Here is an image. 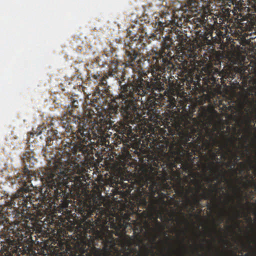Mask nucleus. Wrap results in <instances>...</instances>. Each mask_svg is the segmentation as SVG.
Segmentation results:
<instances>
[{"instance_id": "f257e3e1", "label": "nucleus", "mask_w": 256, "mask_h": 256, "mask_svg": "<svg viewBox=\"0 0 256 256\" xmlns=\"http://www.w3.org/2000/svg\"><path fill=\"white\" fill-rule=\"evenodd\" d=\"M103 198L101 195L94 196L92 203L84 202L78 208V212L82 218L84 224H80L79 230L76 232V240L71 246L68 244H60L62 252L52 253L50 256H102L101 248L95 247L94 238L100 240L106 251L113 249L116 244L113 236L114 232L110 230V227L116 231V235L119 236L118 231L125 227L122 224L115 222L114 218L108 215L106 209L102 207Z\"/></svg>"}, {"instance_id": "f03ea898", "label": "nucleus", "mask_w": 256, "mask_h": 256, "mask_svg": "<svg viewBox=\"0 0 256 256\" xmlns=\"http://www.w3.org/2000/svg\"><path fill=\"white\" fill-rule=\"evenodd\" d=\"M164 173H166V172H164ZM179 180L182 182L181 178L178 176L176 183H172V176L165 174L164 178L161 184L155 180L154 177L146 176L144 178H142V184H138L136 199L140 200V203L143 206L146 207L148 206L152 208L156 209V205L160 203L166 204V198L174 199V198H170L168 192L172 190V188L176 192Z\"/></svg>"}, {"instance_id": "7ed1b4c3", "label": "nucleus", "mask_w": 256, "mask_h": 256, "mask_svg": "<svg viewBox=\"0 0 256 256\" xmlns=\"http://www.w3.org/2000/svg\"><path fill=\"white\" fill-rule=\"evenodd\" d=\"M194 182L196 188L188 186L186 188L184 184L178 180V182L176 188V194L180 198H185L188 204L190 206L198 205L201 200H210L211 198L216 199L218 192V184L211 185V190H207L202 183L200 180H192Z\"/></svg>"}, {"instance_id": "20e7f679", "label": "nucleus", "mask_w": 256, "mask_h": 256, "mask_svg": "<svg viewBox=\"0 0 256 256\" xmlns=\"http://www.w3.org/2000/svg\"><path fill=\"white\" fill-rule=\"evenodd\" d=\"M179 31L176 32L178 44L184 48L186 42V38L182 34H178ZM194 45H190L188 48H184L181 56H178V60L181 62L184 66L190 67L196 66L198 63L196 58L198 57V50Z\"/></svg>"}, {"instance_id": "39448f33", "label": "nucleus", "mask_w": 256, "mask_h": 256, "mask_svg": "<svg viewBox=\"0 0 256 256\" xmlns=\"http://www.w3.org/2000/svg\"><path fill=\"white\" fill-rule=\"evenodd\" d=\"M224 142L222 144L221 148L226 150V156L230 154L236 159L238 156L236 152L238 149L236 145L238 138L234 136H232L230 137L224 136Z\"/></svg>"}, {"instance_id": "423d86ee", "label": "nucleus", "mask_w": 256, "mask_h": 256, "mask_svg": "<svg viewBox=\"0 0 256 256\" xmlns=\"http://www.w3.org/2000/svg\"><path fill=\"white\" fill-rule=\"evenodd\" d=\"M128 182H124V181H120L117 184V191L119 194L122 198H126L130 195V192L134 189V184L131 182L130 184Z\"/></svg>"}, {"instance_id": "0eeeda50", "label": "nucleus", "mask_w": 256, "mask_h": 256, "mask_svg": "<svg viewBox=\"0 0 256 256\" xmlns=\"http://www.w3.org/2000/svg\"><path fill=\"white\" fill-rule=\"evenodd\" d=\"M126 58L125 60L126 62V65L130 66L134 70V66H136V63L139 62V60L136 61L137 58L138 53L134 49L131 48L129 46L126 47Z\"/></svg>"}, {"instance_id": "6e6552de", "label": "nucleus", "mask_w": 256, "mask_h": 256, "mask_svg": "<svg viewBox=\"0 0 256 256\" xmlns=\"http://www.w3.org/2000/svg\"><path fill=\"white\" fill-rule=\"evenodd\" d=\"M116 131L124 136H126L128 138L132 137L134 134L132 132V127L126 123L121 122L116 128Z\"/></svg>"}, {"instance_id": "1a4fd4ad", "label": "nucleus", "mask_w": 256, "mask_h": 256, "mask_svg": "<svg viewBox=\"0 0 256 256\" xmlns=\"http://www.w3.org/2000/svg\"><path fill=\"white\" fill-rule=\"evenodd\" d=\"M238 69L240 71V74L241 78H243V80L246 82L248 80L249 84L251 85L250 86H252V88L256 90V77H251L248 74L246 76H245L244 75V70H243L242 69H240L238 68Z\"/></svg>"}, {"instance_id": "9d476101", "label": "nucleus", "mask_w": 256, "mask_h": 256, "mask_svg": "<svg viewBox=\"0 0 256 256\" xmlns=\"http://www.w3.org/2000/svg\"><path fill=\"white\" fill-rule=\"evenodd\" d=\"M167 104L166 105V108L168 111L172 110L174 108L176 107L177 101L175 98L172 96H167Z\"/></svg>"}, {"instance_id": "9b49d317", "label": "nucleus", "mask_w": 256, "mask_h": 256, "mask_svg": "<svg viewBox=\"0 0 256 256\" xmlns=\"http://www.w3.org/2000/svg\"><path fill=\"white\" fill-rule=\"evenodd\" d=\"M194 78L195 80H194V78L192 76L190 78H187V83H188L189 84H192L194 86H200V78H198V76H196Z\"/></svg>"}, {"instance_id": "f8f14e48", "label": "nucleus", "mask_w": 256, "mask_h": 256, "mask_svg": "<svg viewBox=\"0 0 256 256\" xmlns=\"http://www.w3.org/2000/svg\"><path fill=\"white\" fill-rule=\"evenodd\" d=\"M236 103L235 101L230 100V102H228V104H224L223 108L226 110H228L232 112L233 110H236Z\"/></svg>"}, {"instance_id": "ddd939ff", "label": "nucleus", "mask_w": 256, "mask_h": 256, "mask_svg": "<svg viewBox=\"0 0 256 256\" xmlns=\"http://www.w3.org/2000/svg\"><path fill=\"white\" fill-rule=\"evenodd\" d=\"M235 76V74L234 72L230 70H228L226 72H224L222 75V78H232L233 79Z\"/></svg>"}, {"instance_id": "4468645a", "label": "nucleus", "mask_w": 256, "mask_h": 256, "mask_svg": "<svg viewBox=\"0 0 256 256\" xmlns=\"http://www.w3.org/2000/svg\"><path fill=\"white\" fill-rule=\"evenodd\" d=\"M123 246H130L132 244V238L128 235H126L122 239Z\"/></svg>"}, {"instance_id": "2eb2a0df", "label": "nucleus", "mask_w": 256, "mask_h": 256, "mask_svg": "<svg viewBox=\"0 0 256 256\" xmlns=\"http://www.w3.org/2000/svg\"><path fill=\"white\" fill-rule=\"evenodd\" d=\"M44 130V128L42 126H40L37 128V130L36 131H34L32 130L33 132H30L28 134V136H34V134H36L37 136L40 134L42 133V130Z\"/></svg>"}, {"instance_id": "dca6fc26", "label": "nucleus", "mask_w": 256, "mask_h": 256, "mask_svg": "<svg viewBox=\"0 0 256 256\" xmlns=\"http://www.w3.org/2000/svg\"><path fill=\"white\" fill-rule=\"evenodd\" d=\"M236 189L237 192H238V199L240 200V204L241 206H243V205L242 203V201L244 199V198L242 194L241 189L240 188H239L238 186H236Z\"/></svg>"}, {"instance_id": "f3484780", "label": "nucleus", "mask_w": 256, "mask_h": 256, "mask_svg": "<svg viewBox=\"0 0 256 256\" xmlns=\"http://www.w3.org/2000/svg\"><path fill=\"white\" fill-rule=\"evenodd\" d=\"M138 217H142V220H141V223L142 222H145L147 223L146 222V218L148 217V213L146 211H144L140 214H138Z\"/></svg>"}, {"instance_id": "a211bd4d", "label": "nucleus", "mask_w": 256, "mask_h": 256, "mask_svg": "<svg viewBox=\"0 0 256 256\" xmlns=\"http://www.w3.org/2000/svg\"><path fill=\"white\" fill-rule=\"evenodd\" d=\"M154 222L158 228L162 230L164 229V226L161 224V223L160 222L158 221L157 218H154Z\"/></svg>"}, {"instance_id": "6ab92c4d", "label": "nucleus", "mask_w": 256, "mask_h": 256, "mask_svg": "<svg viewBox=\"0 0 256 256\" xmlns=\"http://www.w3.org/2000/svg\"><path fill=\"white\" fill-rule=\"evenodd\" d=\"M214 166V162H210L209 164L206 165V164H204V168L206 170H212L213 166Z\"/></svg>"}, {"instance_id": "aec40b11", "label": "nucleus", "mask_w": 256, "mask_h": 256, "mask_svg": "<svg viewBox=\"0 0 256 256\" xmlns=\"http://www.w3.org/2000/svg\"><path fill=\"white\" fill-rule=\"evenodd\" d=\"M132 39L134 41H136L140 40V36L138 35L135 36L132 38Z\"/></svg>"}, {"instance_id": "412c9836", "label": "nucleus", "mask_w": 256, "mask_h": 256, "mask_svg": "<svg viewBox=\"0 0 256 256\" xmlns=\"http://www.w3.org/2000/svg\"><path fill=\"white\" fill-rule=\"evenodd\" d=\"M116 71H114V70H112V72H109V73H110V76H116V74H115V73H116Z\"/></svg>"}, {"instance_id": "4be33fe9", "label": "nucleus", "mask_w": 256, "mask_h": 256, "mask_svg": "<svg viewBox=\"0 0 256 256\" xmlns=\"http://www.w3.org/2000/svg\"><path fill=\"white\" fill-rule=\"evenodd\" d=\"M122 256H130V253L129 252H124Z\"/></svg>"}, {"instance_id": "5701e85b", "label": "nucleus", "mask_w": 256, "mask_h": 256, "mask_svg": "<svg viewBox=\"0 0 256 256\" xmlns=\"http://www.w3.org/2000/svg\"><path fill=\"white\" fill-rule=\"evenodd\" d=\"M217 226L218 225L214 224V230L216 232H217Z\"/></svg>"}, {"instance_id": "b1692460", "label": "nucleus", "mask_w": 256, "mask_h": 256, "mask_svg": "<svg viewBox=\"0 0 256 256\" xmlns=\"http://www.w3.org/2000/svg\"><path fill=\"white\" fill-rule=\"evenodd\" d=\"M236 214H238V218H240V217H241V216H240V212L239 211L236 210Z\"/></svg>"}, {"instance_id": "393cba45", "label": "nucleus", "mask_w": 256, "mask_h": 256, "mask_svg": "<svg viewBox=\"0 0 256 256\" xmlns=\"http://www.w3.org/2000/svg\"><path fill=\"white\" fill-rule=\"evenodd\" d=\"M239 164L242 166H244V164L243 162H240Z\"/></svg>"}, {"instance_id": "a878e982", "label": "nucleus", "mask_w": 256, "mask_h": 256, "mask_svg": "<svg viewBox=\"0 0 256 256\" xmlns=\"http://www.w3.org/2000/svg\"><path fill=\"white\" fill-rule=\"evenodd\" d=\"M206 181H208V182H210V179L208 178H206Z\"/></svg>"}, {"instance_id": "bb28decb", "label": "nucleus", "mask_w": 256, "mask_h": 256, "mask_svg": "<svg viewBox=\"0 0 256 256\" xmlns=\"http://www.w3.org/2000/svg\"><path fill=\"white\" fill-rule=\"evenodd\" d=\"M222 220H223V218H222V217H220V223L222 222Z\"/></svg>"}, {"instance_id": "cd10ccee", "label": "nucleus", "mask_w": 256, "mask_h": 256, "mask_svg": "<svg viewBox=\"0 0 256 256\" xmlns=\"http://www.w3.org/2000/svg\"><path fill=\"white\" fill-rule=\"evenodd\" d=\"M248 184H252V182L250 180H248Z\"/></svg>"}, {"instance_id": "c85d7f7f", "label": "nucleus", "mask_w": 256, "mask_h": 256, "mask_svg": "<svg viewBox=\"0 0 256 256\" xmlns=\"http://www.w3.org/2000/svg\"><path fill=\"white\" fill-rule=\"evenodd\" d=\"M204 157H205V158H206L208 160V158L207 156H206H206H204Z\"/></svg>"}, {"instance_id": "c756f323", "label": "nucleus", "mask_w": 256, "mask_h": 256, "mask_svg": "<svg viewBox=\"0 0 256 256\" xmlns=\"http://www.w3.org/2000/svg\"><path fill=\"white\" fill-rule=\"evenodd\" d=\"M250 166L251 167H252V162H251V161H250Z\"/></svg>"}, {"instance_id": "7c9ffc66", "label": "nucleus", "mask_w": 256, "mask_h": 256, "mask_svg": "<svg viewBox=\"0 0 256 256\" xmlns=\"http://www.w3.org/2000/svg\"><path fill=\"white\" fill-rule=\"evenodd\" d=\"M140 227H141L142 224L140 223Z\"/></svg>"}, {"instance_id": "2f4dec72", "label": "nucleus", "mask_w": 256, "mask_h": 256, "mask_svg": "<svg viewBox=\"0 0 256 256\" xmlns=\"http://www.w3.org/2000/svg\"><path fill=\"white\" fill-rule=\"evenodd\" d=\"M114 121H113V124L114 123Z\"/></svg>"}]
</instances>
